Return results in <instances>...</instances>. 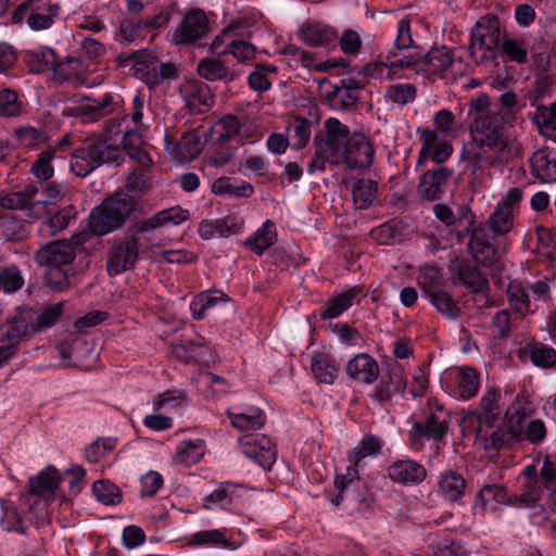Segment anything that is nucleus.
Segmentation results:
<instances>
[{"label":"nucleus","instance_id":"f257e3e1","mask_svg":"<svg viewBox=\"0 0 556 556\" xmlns=\"http://www.w3.org/2000/svg\"><path fill=\"white\" fill-rule=\"evenodd\" d=\"M172 211H157L153 216L136 226L134 233L122 238H115L110 244L106 253L105 270L110 277L119 276L130 271L140 261L142 247L139 235H147L151 230L177 226L190 217V211H177L172 215Z\"/></svg>","mask_w":556,"mask_h":556},{"label":"nucleus","instance_id":"f03ea898","mask_svg":"<svg viewBox=\"0 0 556 556\" xmlns=\"http://www.w3.org/2000/svg\"><path fill=\"white\" fill-rule=\"evenodd\" d=\"M435 217L452 227L458 239L469 236L468 251L476 263L491 267L496 264L504 252L503 240L486 229V224L475 226L472 211H433Z\"/></svg>","mask_w":556,"mask_h":556},{"label":"nucleus","instance_id":"7ed1b4c3","mask_svg":"<svg viewBox=\"0 0 556 556\" xmlns=\"http://www.w3.org/2000/svg\"><path fill=\"white\" fill-rule=\"evenodd\" d=\"M471 136L476 144L495 153L500 162H508L519 153L516 141L505 135V119L497 112L476 116L471 124Z\"/></svg>","mask_w":556,"mask_h":556},{"label":"nucleus","instance_id":"20e7f679","mask_svg":"<svg viewBox=\"0 0 556 556\" xmlns=\"http://www.w3.org/2000/svg\"><path fill=\"white\" fill-rule=\"evenodd\" d=\"M348 126L330 117L324 123V130L315 138V157L308 172L323 170L327 164L339 165L344 159V150L350 139Z\"/></svg>","mask_w":556,"mask_h":556},{"label":"nucleus","instance_id":"39448f33","mask_svg":"<svg viewBox=\"0 0 556 556\" xmlns=\"http://www.w3.org/2000/svg\"><path fill=\"white\" fill-rule=\"evenodd\" d=\"M450 430V413L442 405L437 404L434 410L425 412L415 420L408 430V441L412 450L418 452L426 442H431L439 450L445 445Z\"/></svg>","mask_w":556,"mask_h":556},{"label":"nucleus","instance_id":"423d86ee","mask_svg":"<svg viewBox=\"0 0 556 556\" xmlns=\"http://www.w3.org/2000/svg\"><path fill=\"white\" fill-rule=\"evenodd\" d=\"M408 70L420 73V54L395 48L366 64L363 74L369 79L383 81L405 78Z\"/></svg>","mask_w":556,"mask_h":556},{"label":"nucleus","instance_id":"0eeeda50","mask_svg":"<svg viewBox=\"0 0 556 556\" xmlns=\"http://www.w3.org/2000/svg\"><path fill=\"white\" fill-rule=\"evenodd\" d=\"M214 488L202 497V507L211 511L241 515L251 504V489L231 480L213 482Z\"/></svg>","mask_w":556,"mask_h":556},{"label":"nucleus","instance_id":"6e6552de","mask_svg":"<svg viewBox=\"0 0 556 556\" xmlns=\"http://www.w3.org/2000/svg\"><path fill=\"white\" fill-rule=\"evenodd\" d=\"M34 331L30 314L21 308L0 324V368L17 354Z\"/></svg>","mask_w":556,"mask_h":556},{"label":"nucleus","instance_id":"1a4fd4ad","mask_svg":"<svg viewBox=\"0 0 556 556\" xmlns=\"http://www.w3.org/2000/svg\"><path fill=\"white\" fill-rule=\"evenodd\" d=\"M248 542V535L239 528L220 527L191 533L186 545L193 549L235 552Z\"/></svg>","mask_w":556,"mask_h":556},{"label":"nucleus","instance_id":"9d476101","mask_svg":"<svg viewBox=\"0 0 556 556\" xmlns=\"http://www.w3.org/2000/svg\"><path fill=\"white\" fill-rule=\"evenodd\" d=\"M68 195L65 186L51 185L40 193L35 186H27L24 191L0 194V208H29L38 204L59 205Z\"/></svg>","mask_w":556,"mask_h":556},{"label":"nucleus","instance_id":"9b49d317","mask_svg":"<svg viewBox=\"0 0 556 556\" xmlns=\"http://www.w3.org/2000/svg\"><path fill=\"white\" fill-rule=\"evenodd\" d=\"M121 150L110 146L106 141L98 140L77 149L72 157V172L78 177H86L103 163H116L119 161Z\"/></svg>","mask_w":556,"mask_h":556},{"label":"nucleus","instance_id":"f8f14e48","mask_svg":"<svg viewBox=\"0 0 556 556\" xmlns=\"http://www.w3.org/2000/svg\"><path fill=\"white\" fill-rule=\"evenodd\" d=\"M60 482V472L53 465L47 466L28 479V491L22 494V498H25V504H27L30 514L38 510L37 516H45L47 506L42 497L46 495L54 496Z\"/></svg>","mask_w":556,"mask_h":556},{"label":"nucleus","instance_id":"ddd939ff","mask_svg":"<svg viewBox=\"0 0 556 556\" xmlns=\"http://www.w3.org/2000/svg\"><path fill=\"white\" fill-rule=\"evenodd\" d=\"M441 388L450 396L468 401L477 395L480 389V375L470 366L448 368L441 376Z\"/></svg>","mask_w":556,"mask_h":556},{"label":"nucleus","instance_id":"4468645a","mask_svg":"<svg viewBox=\"0 0 556 556\" xmlns=\"http://www.w3.org/2000/svg\"><path fill=\"white\" fill-rule=\"evenodd\" d=\"M500 25L495 18H480L471 30L470 55L478 62L496 55L500 43Z\"/></svg>","mask_w":556,"mask_h":556},{"label":"nucleus","instance_id":"2eb2a0df","mask_svg":"<svg viewBox=\"0 0 556 556\" xmlns=\"http://www.w3.org/2000/svg\"><path fill=\"white\" fill-rule=\"evenodd\" d=\"M59 15V5L50 0H30L22 3L12 14L14 24L25 22L35 31L51 27Z\"/></svg>","mask_w":556,"mask_h":556},{"label":"nucleus","instance_id":"dca6fc26","mask_svg":"<svg viewBox=\"0 0 556 556\" xmlns=\"http://www.w3.org/2000/svg\"><path fill=\"white\" fill-rule=\"evenodd\" d=\"M40 58L36 67L37 72L47 68H53V77L59 83H67L74 87H78L85 81V68L83 62L78 58H66L65 60L54 64L55 54L52 49H43L39 53L34 54Z\"/></svg>","mask_w":556,"mask_h":556},{"label":"nucleus","instance_id":"f3484780","mask_svg":"<svg viewBox=\"0 0 556 556\" xmlns=\"http://www.w3.org/2000/svg\"><path fill=\"white\" fill-rule=\"evenodd\" d=\"M420 74H438L452 79L465 73L462 60L456 59L445 46L432 48L425 55H420Z\"/></svg>","mask_w":556,"mask_h":556},{"label":"nucleus","instance_id":"a211bd4d","mask_svg":"<svg viewBox=\"0 0 556 556\" xmlns=\"http://www.w3.org/2000/svg\"><path fill=\"white\" fill-rule=\"evenodd\" d=\"M134 74L150 85H156L176 75V66L162 63L152 52L137 51L129 58Z\"/></svg>","mask_w":556,"mask_h":556},{"label":"nucleus","instance_id":"6ab92c4d","mask_svg":"<svg viewBox=\"0 0 556 556\" xmlns=\"http://www.w3.org/2000/svg\"><path fill=\"white\" fill-rule=\"evenodd\" d=\"M240 452L264 470H270L276 463L277 451L271 438L265 434H245L239 439Z\"/></svg>","mask_w":556,"mask_h":556},{"label":"nucleus","instance_id":"aec40b11","mask_svg":"<svg viewBox=\"0 0 556 556\" xmlns=\"http://www.w3.org/2000/svg\"><path fill=\"white\" fill-rule=\"evenodd\" d=\"M0 527L5 532H16L18 534H26L29 527L33 525V519H40L43 516L36 514V510L30 514L25 504V498H22V504L18 506L11 500L0 497ZM37 513H39L37 510Z\"/></svg>","mask_w":556,"mask_h":556},{"label":"nucleus","instance_id":"412c9836","mask_svg":"<svg viewBox=\"0 0 556 556\" xmlns=\"http://www.w3.org/2000/svg\"><path fill=\"white\" fill-rule=\"evenodd\" d=\"M416 229L415 220L409 215H403L371 229L370 236L378 244L392 245L408 240Z\"/></svg>","mask_w":556,"mask_h":556},{"label":"nucleus","instance_id":"4be33fe9","mask_svg":"<svg viewBox=\"0 0 556 556\" xmlns=\"http://www.w3.org/2000/svg\"><path fill=\"white\" fill-rule=\"evenodd\" d=\"M387 477L402 486H416L427 478L425 466L408 456L392 459L386 468Z\"/></svg>","mask_w":556,"mask_h":556},{"label":"nucleus","instance_id":"5701e85b","mask_svg":"<svg viewBox=\"0 0 556 556\" xmlns=\"http://www.w3.org/2000/svg\"><path fill=\"white\" fill-rule=\"evenodd\" d=\"M417 134L420 140L418 165L427 160L440 164L448 160L453 154V146L447 139L448 137L438 135L437 131L430 128H418Z\"/></svg>","mask_w":556,"mask_h":556},{"label":"nucleus","instance_id":"b1692460","mask_svg":"<svg viewBox=\"0 0 556 556\" xmlns=\"http://www.w3.org/2000/svg\"><path fill=\"white\" fill-rule=\"evenodd\" d=\"M522 244L547 265H553L556 261V231L551 228L536 226L534 230H529Z\"/></svg>","mask_w":556,"mask_h":556},{"label":"nucleus","instance_id":"393cba45","mask_svg":"<svg viewBox=\"0 0 556 556\" xmlns=\"http://www.w3.org/2000/svg\"><path fill=\"white\" fill-rule=\"evenodd\" d=\"M341 164H346L351 169L368 168L375 156V151L368 138L361 132H353L350 136Z\"/></svg>","mask_w":556,"mask_h":556},{"label":"nucleus","instance_id":"a878e982","mask_svg":"<svg viewBox=\"0 0 556 556\" xmlns=\"http://www.w3.org/2000/svg\"><path fill=\"white\" fill-rule=\"evenodd\" d=\"M299 39L313 48H332L336 46L338 34L333 27L320 21H306L298 27Z\"/></svg>","mask_w":556,"mask_h":556},{"label":"nucleus","instance_id":"bb28decb","mask_svg":"<svg viewBox=\"0 0 556 556\" xmlns=\"http://www.w3.org/2000/svg\"><path fill=\"white\" fill-rule=\"evenodd\" d=\"M516 401L508 407L505 420L492 430L488 439L493 448L501 450L520 443V416L514 412Z\"/></svg>","mask_w":556,"mask_h":556},{"label":"nucleus","instance_id":"cd10ccee","mask_svg":"<svg viewBox=\"0 0 556 556\" xmlns=\"http://www.w3.org/2000/svg\"><path fill=\"white\" fill-rule=\"evenodd\" d=\"M514 412L520 416V442L541 444L546 438V427L541 419H530L532 408L529 407L528 400L517 396Z\"/></svg>","mask_w":556,"mask_h":556},{"label":"nucleus","instance_id":"c85d7f7f","mask_svg":"<svg viewBox=\"0 0 556 556\" xmlns=\"http://www.w3.org/2000/svg\"><path fill=\"white\" fill-rule=\"evenodd\" d=\"M364 296L362 286H353L341 293H333L328 298L326 304L319 307V316L323 320L336 319L355 303L358 304Z\"/></svg>","mask_w":556,"mask_h":556},{"label":"nucleus","instance_id":"c756f323","mask_svg":"<svg viewBox=\"0 0 556 556\" xmlns=\"http://www.w3.org/2000/svg\"><path fill=\"white\" fill-rule=\"evenodd\" d=\"M509 493L502 484L485 483L477 492L471 511L473 515L483 516L486 510L496 511L501 505L508 506Z\"/></svg>","mask_w":556,"mask_h":556},{"label":"nucleus","instance_id":"7c9ffc66","mask_svg":"<svg viewBox=\"0 0 556 556\" xmlns=\"http://www.w3.org/2000/svg\"><path fill=\"white\" fill-rule=\"evenodd\" d=\"M178 91L191 112H202L214 103L208 86L195 78L185 79L179 85Z\"/></svg>","mask_w":556,"mask_h":556},{"label":"nucleus","instance_id":"2f4dec72","mask_svg":"<svg viewBox=\"0 0 556 556\" xmlns=\"http://www.w3.org/2000/svg\"><path fill=\"white\" fill-rule=\"evenodd\" d=\"M76 256L75 248L63 241H53L39 249L35 254V261L45 267H66Z\"/></svg>","mask_w":556,"mask_h":556},{"label":"nucleus","instance_id":"473e14b6","mask_svg":"<svg viewBox=\"0 0 556 556\" xmlns=\"http://www.w3.org/2000/svg\"><path fill=\"white\" fill-rule=\"evenodd\" d=\"M134 211H90L87 229L91 236L102 237L119 229Z\"/></svg>","mask_w":556,"mask_h":556},{"label":"nucleus","instance_id":"72a5a7b5","mask_svg":"<svg viewBox=\"0 0 556 556\" xmlns=\"http://www.w3.org/2000/svg\"><path fill=\"white\" fill-rule=\"evenodd\" d=\"M468 489L465 477L457 470H444L438 479V492L445 502L453 505H465V496Z\"/></svg>","mask_w":556,"mask_h":556},{"label":"nucleus","instance_id":"f704fd0d","mask_svg":"<svg viewBox=\"0 0 556 556\" xmlns=\"http://www.w3.org/2000/svg\"><path fill=\"white\" fill-rule=\"evenodd\" d=\"M243 222L235 215H227L223 218L204 219L199 227V236L203 240L213 238H227L241 232Z\"/></svg>","mask_w":556,"mask_h":556},{"label":"nucleus","instance_id":"c9c22d12","mask_svg":"<svg viewBox=\"0 0 556 556\" xmlns=\"http://www.w3.org/2000/svg\"><path fill=\"white\" fill-rule=\"evenodd\" d=\"M165 150L177 162L195 159L202 151V142L194 132H185L179 140L165 137Z\"/></svg>","mask_w":556,"mask_h":556},{"label":"nucleus","instance_id":"e433bc0d","mask_svg":"<svg viewBox=\"0 0 556 556\" xmlns=\"http://www.w3.org/2000/svg\"><path fill=\"white\" fill-rule=\"evenodd\" d=\"M345 370L351 379L365 384L374 383L379 376L377 361L367 353H359L351 358Z\"/></svg>","mask_w":556,"mask_h":556},{"label":"nucleus","instance_id":"4c0bfd02","mask_svg":"<svg viewBox=\"0 0 556 556\" xmlns=\"http://www.w3.org/2000/svg\"><path fill=\"white\" fill-rule=\"evenodd\" d=\"M518 357L521 362L530 359L532 365L539 368L548 369L556 366V350L542 342H529L518 350Z\"/></svg>","mask_w":556,"mask_h":556},{"label":"nucleus","instance_id":"58836bf2","mask_svg":"<svg viewBox=\"0 0 556 556\" xmlns=\"http://www.w3.org/2000/svg\"><path fill=\"white\" fill-rule=\"evenodd\" d=\"M207 31V17L201 10H190L186 13L181 24L176 30V37L180 42H189L200 39Z\"/></svg>","mask_w":556,"mask_h":556},{"label":"nucleus","instance_id":"ea45409f","mask_svg":"<svg viewBox=\"0 0 556 556\" xmlns=\"http://www.w3.org/2000/svg\"><path fill=\"white\" fill-rule=\"evenodd\" d=\"M345 502L352 504L366 519L374 517L378 508L376 494L363 480L356 482L354 489L346 495Z\"/></svg>","mask_w":556,"mask_h":556},{"label":"nucleus","instance_id":"a19ab883","mask_svg":"<svg viewBox=\"0 0 556 556\" xmlns=\"http://www.w3.org/2000/svg\"><path fill=\"white\" fill-rule=\"evenodd\" d=\"M384 442L383 440L372 433L364 434L358 441L357 445L352 450L348 451L346 458L349 464L358 468L362 460L366 457L375 458L382 452Z\"/></svg>","mask_w":556,"mask_h":556},{"label":"nucleus","instance_id":"79ce46f5","mask_svg":"<svg viewBox=\"0 0 556 556\" xmlns=\"http://www.w3.org/2000/svg\"><path fill=\"white\" fill-rule=\"evenodd\" d=\"M29 216H36L40 219L38 231L41 236H54L61 230L65 229L72 218L76 214H71L72 211H41L42 214H34L36 211H29Z\"/></svg>","mask_w":556,"mask_h":556},{"label":"nucleus","instance_id":"37998d69","mask_svg":"<svg viewBox=\"0 0 556 556\" xmlns=\"http://www.w3.org/2000/svg\"><path fill=\"white\" fill-rule=\"evenodd\" d=\"M311 370L319 383L333 384L340 368L332 356L323 352H314L312 355Z\"/></svg>","mask_w":556,"mask_h":556},{"label":"nucleus","instance_id":"c03bdc74","mask_svg":"<svg viewBox=\"0 0 556 556\" xmlns=\"http://www.w3.org/2000/svg\"><path fill=\"white\" fill-rule=\"evenodd\" d=\"M407 382L401 374L389 372L380 378L379 384L376 387L371 396L380 404L392 400L396 394H404Z\"/></svg>","mask_w":556,"mask_h":556},{"label":"nucleus","instance_id":"a18cd8bd","mask_svg":"<svg viewBox=\"0 0 556 556\" xmlns=\"http://www.w3.org/2000/svg\"><path fill=\"white\" fill-rule=\"evenodd\" d=\"M276 241V225L273 220L266 219L252 236L245 239L244 245L256 255L262 256Z\"/></svg>","mask_w":556,"mask_h":556},{"label":"nucleus","instance_id":"49530a36","mask_svg":"<svg viewBox=\"0 0 556 556\" xmlns=\"http://www.w3.org/2000/svg\"><path fill=\"white\" fill-rule=\"evenodd\" d=\"M112 103V96L109 93L103 94L99 99H90L89 97L81 98V101L70 109L71 113L80 116L84 121H93L99 116L109 112V106Z\"/></svg>","mask_w":556,"mask_h":556},{"label":"nucleus","instance_id":"de8ad7c7","mask_svg":"<svg viewBox=\"0 0 556 556\" xmlns=\"http://www.w3.org/2000/svg\"><path fill=\"white\" fill-rule=\"evenodd\" d=\"M231 425L240 431H255L261 429L265 421L266 415L258 407H248L241 413H228Z\"/></svg>","mask_w":556,"mask_h":556},{"label":"nucleus","instance_id":"09e8293b","mask_svg":"<svg viewBox=\"0 0 556 556\" xmlns=\"http://www.w3.org/2000/svg\"><path fill=\"white\" fill-rule=\"evenodd\" d=\"M359 472L356 466L349 464L344 473H337L334 478L336 494L330 500L333 506H340L345 502L346 495L359 482Z\"/></svg>","mask_w":556,"mask_h":556},{"label":"nucleus","instance_id":"8fccbe9b","mask_svg":"<svg viewBox=\"0 0 556 556\" xmlns=\"http://www.w3.org/2000/svg\"><path fill=\"white\" fill-rule=\"evenodd\" d=\"M456 277L459 285L475 293L482 292L488 286V280L483 273L469 262H462L457 266Z\"/></svg>","mask_w":556,"mask_h":556},{"label":"nucleus","instance_id":"3c124183","mask_svg":"<svg viewBox=\"0 0 556 556\" xmlns=\"http://www.w3.org/2000/svg\"><path fill=\"white\" fill-rule=\"evenodd\" d=\"M426 298L435 309L450 320L457 319L462 311L451 294L444 290L426 289Z\"/></svg>","mask_w":556,"mask_h":556},{"label":"nucleus","instance_id":"603ef678","mask_svg":"<svg viewBox=\"0 0 556 556\" xmlns=\"http://www.w3.org/2000/svg\"><path fill=\"white\" fill-rule=\"evenodd\" d=\"M205 447L203 439H185L177 445L176 462L186 466H192L203 458Z\"/></svg>","mask_w":556,"mask_h":556},{"label":"nucleus","instance_id":"864d4df0","mask_svg":"<svg viewBox=\"0 0 556 556\" xmlns=\"http://www.w3.org/2000/svg\"><path fill=\"white\" fill-rule=\"evenodd\" d=\"M543 488L539 483H522L517 494H509L508 506L531 509L538 506L542 498Z\"/></svg>","mask_w":556,"mask_h":556},{"label":"nucleus","instance_id":"5fc2aeb1","mask_svg":"<svg viewBox=\"0 0 556 556\" xmlns=\"http://www.w3.org/2000/svg\"><path fill=\"white\" fill-rule=\"evenodd\" d=\"M534 176L542 182H556V159L546 151L538 150L531 157Z\"/></svg>","mask_w":556,"mask_h":556},{"label":"nucleus","instance_id":"6e6d98bb","mask_svg":"<svg viewBox=\"0 0 556 556\" xmlns=\"http://www.w3.org/2000/svg\"><path fill=\"white\" fill-rule=\"evenodd\" d=\"M451 174L446 168H439L432 173L424 174L418 185L419 195L425 199H435L442 185L447 181Z\"/></svg>","mask_w":556,"mask_h":556},{"label":"nucleus","instance_id":"4d7b16f0","mask_svg":"<svg viewBox=\"0 0 556 556\" xmlns=\"http://www.w3.org/2000/svg\"><path fill=\"white\" fill-rule=\"evenodd\" d=\"M355 208H368L380 205L377 185L371 180H358L352 187Z\"/></svg>","mask_w":556,"mask_h":556},{"label":"nucleus","instance_id":"13d9d810","mask_svg":"<svg viewBox=\"0 0 556 556\" xmlns=\"http://www.w3.org/2000/svg\"><path fill=\"white\" fill-rule=\"evenodd\" d=\"M10 211H0V228L2 235L9 241H16L25 238L28 232V223L13 214Z\"/></svg>","mask_w":556,"mask_h":556},{"label":"nucleus","instance_id":"bf43d9fd","mask_svg":"<svg viewBox=\"0 0 556 556\" xmlns=\"http://www.w3.org/2000/svg\"><path fill=\"white\" fill-rule=\"evenodd\" d=\"M92 494L96 500L106 506H116L123 501L121 488L109 479H100L92 483Z\"/></svg>","mask_w":556,"mask_h":556},{"label":"nucleus","instance_id":"052dcab7","mask_svg":"<svg viewBox=\"0 0 556 556\" xmlns=\"http://www.w3.org/2000/svg\"><path fill=\"white\" fill-rule=\"evenodd\" d=\"M500 412H480L475 409L468 413L466 421L475 430L479 439L486 440L495 422L498 420Z\"/></svg>","mask_w":556,"mask_h":556},{"label":"nucleus","instance_id":"680f3d73","mask_svg":"<svg viewBox=\"0 0 556 556\" xmlns=\"http://www.w3.org/2000/svg\"><path fill=\"white\" fill-rule=\"evenodd\" d=\"M263 16L256 10H250L245 14L232 20L227 26L228 31H231L233 36H251L254 29L263 23Z\"/></svg>","mask_w":556,"mask_h":556},{"label":"nucleus","instance_id":"e2e57ef3","mask_svg":"<svg viewBox=\"0 0 556 556\" xmlns=\"http://www.w3.org/2000/svg\"><path fill=\"white\" fill-rule=\"evenodd\" d=\"M277 67L270 64H260L249 75V86L258 92L268 90L276 77Z\"/></svg>","mask_w":556,"mask_h":556},{"label":"nucleus","instance_id":"0e129e2a","mask_svg":"<svg viewBox=\"0 0 556 556\" xmlns=\"http://www.w3.org/2000/svg\"><path fill=\"white\" fill-rule=\"evenodd\" d=\"M430 547L434 556H468L464 543L460 540H454L447 535L439 536L433 540Z\"/></svg>","mask_w":556,"mask_h":556},{"label":"nucleus","instance_id":"69168bd1","mask_svg":"<svg viewBox=\"0 0 556 556\" xmlns=\"http://www.w3.org/2000/svg\"><path fill=\"white\" fill-rule=\"evenodd\" d=\"M22 271L15 264L0 266V290L14 293L24 286Z\"/></svg>","mask_w":556,"mask_h":556},{"label":"nucleus","instance_id":"338daca9","mask_svg":"<svg viewBox=\"0 0 556 556\" xmlns=\"http://www.w3.org/2000/svg\"><path fill=\"white\" fill-rule=\"evenodd\" d=\"M117 444V439L113 437L98 438L90 443L85 450V457L87 462L97 464L106 457Z\"/></svg>","mask_w":556,"mask_h":556},{"label":"nucleus","instance_id":"774afa93","mask_svg":"<svg viewBox=\"0 0 556 556\" xmlns=\"http://www.w3.org/2000/svg\"><path fill=\"white\" fill-rule=\"evenodd\" d=\"M514 211H493L489 217V225L486 229L490 232L501 238L508 233L514 227Z\"/></svg>","mask_w":556,"mask_h":556}]
</instances>
